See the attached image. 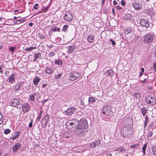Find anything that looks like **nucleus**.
<instances>
[{
  "label": "nucleus",
  "instance_id": "26",
  "mask_svg": "<svg viewBox=\"0 0 156 156\" xmlns=\"http://www.w3.org/2000/svg\"><path fill=\"white\" fill-rule=\"evenodd\" d=\"M34 59L33 60V61L35 62L37 60V58H41V55L40 53H38L34 54Z\"/></svg>",
  "mask_w": 156,
  "mask_h": 156
},
{
  "label": "nucleus",
  "instance_id": "32",
  "mask_svg": "<svg viewBox=\"0 0 156 156\" xmlns=\"http://www.w3.org/2000/svg\"><path fill=\"white\" fill-rule=\"evenodd\" d=\"M37 47L36 46H35L34 47H30L29 48H26L25 50V51H30L33 50L34 49H36Z\"/></svg>",
  "mask_w": 156,
  "mask_h": 156
},
{
  "label": "nucleus",
  "instance_id": "51",
  "mask_svg": "<svg viewBox=\"0 0 156 156\" xmlns=\"http://www.w3.org/2000/svg\"><path fill=\"white\" fill-rule=\"evenodd\" d=\"M15 48L13 47H11L9 48V49L10 50V51H11L12 52H13L14 51V50H15Z\"/></svg>",
  "mask_w": 156,
  "mask_h": 156
},
{
  "label": "nucleus",
  "instance_id": "20",
  "mask_svg": "<svg viewBox=\"0 0 156 156\" xmlns=\"http://www.w3.org/2000/svg\"><path fill=\"white\" fill-rule=\"evenodd\" d=\"M115 151L116 153H117V152H118L117 153L120 152L123 153L124 152L126 151V149L122 147L118 148L117 149H115Z\"/></svg>",
  "mask_w": 156,
  "mask_h": 156
},
{
  "label": "nucleus",
  "instance_id": "33",
  "mask_svg": "<svg viewBox=\"0 0 156 156\" xmlns=\"http://www.w3.org/2000/svg\"><path fill=\"white\" fill-rule=\"evenodd\" d=\"M51 29L53 32L56 31H59L60 30V28L57 27H54L51 28Z\"/></svg>",
  "mask_w": 156,
  "mask_h": 156
},
{
  "label": "nucleus",
  "instance_id": "48",
  "mask_svg": "<svg viewBox=\"0 0 156 156\" xmlns=\"http://www.w3.org/2000/svg\"><path fill=\"white\" fill-rule=\"evenodd\" d=\"M34 9L37 10L39 8V5L38 4H35L34 6Z\"/></svg>",
  "mask_w": 156,
  "mask_h": 156
},
{
  "label": "nucleus",
  "instance_id": "42",
  "mask_svg": "<svg viewBox=\"0 0 156 156\" xmlns=\"http://www.w3.org/2000/svg\"><path fill=\"white\" fill-rule=\"evenodd\" d=\"M139 146V145L138 144H135L131 145L130 146V147L132 148L135 149L136 147H138Z\"/></svg>",
  "mask_w": 156,
  "mask_h": 156
},
{
  "label": "nucleus",
  "instance_id": "43",
  "mask_svg": "<svg viewBox=\"0 0 156 156\" xmlns=\"http://www.w3.org/2000/svg\"><path fill=\"white\" fill-rule=\"evenodd\" d=\"M94 142L96 146L100 144V141L99 140H96Z\"/></svg>",
  "mask_w": 156,
  "mask_h": 156
},
{
  "label": "nucleus",
  "instance_id": "30",
  "mask_svg": "<svg viewBox=\"0 0 156 156\" xmlns=\"http://www.w3.org/2000/svg\"><path fill=\"white\" fill-rule=\"evenodd\" d=\"M43 113L42 111L41 110L39 111V112L38 115V116L37 118V120L39 121L40 119H41L42 114Z\"/></svg>",
  "mask_w": 156,
  "mask_h": 156
},
{
  "label": "nucleus",
  "instance_id": "54",
  "mask_svg": "<svg viewBox=\"0 0 156 156\" xmlns=\"http://www.w3.org/2000/svg\"><path fill=\"white\" fill-rule=\"evenodd\" d=\"M47 85H48V83H43L42 84V87L44 88H45L47 87Z\"/></svg>",
  "mask_w": 156,
  "mask_h": 156
},
{
  "label": "nucleus",
  "instance_id": "25",
  "mask_svg": "<svg viewBox=\"0 0 156 156\" xmlns=\"http://www.w3.org/2000/svg\"><path fill=\"white\" fill-rule=\"evenodd\" d=\"M87 40L89 42L92 43L94 41V37L93 35H90L87 37Z\"/></svg>",
  "mask_w": 156,
  "mask_h": 156
},
{
  "label": "nucleus",
  "instance_id": "41",
  "mask_svg": "<svg viewBox=\"0 0 156 156\" xmlns=\"http://www.w3.org/2000/svg\"><path fill=\"white\" fill-rule=\"evenodd\" d=\"M55 53L54 52H50L48 54V56L49 57H51L55 55Z\"/></svg>",
  "mask_w": 156,
  "mask_h": 156
},
{
  "label": "nucleus",
  "instance_id": "57",
  "mask_svg": "<svg viewBox=\"0 0 156 156\" xmlns=\"http://www.w3.org/2000/svg\"><path fill=\"white\" fill-rule=\"evenodd\" d=\"M121 4L122 6H123L125 5V2L124 1L122 0L121 2Z\"/></svg>",
  "mask_w": 156,
  "mask_h": 156
},
{
  "label": "nucleus",
  "instance_id": "17",
  "mask_svg": "<svg viewBox=\"0 0 156 156\" xmlns=\"http://www.w3.org/2000/svg\"><path fill=\"white\" fill-rule=\"evenodd\" d=\"M20 143H17L15 144L12 148L13 151L15 152L17 151L20 148Z\"/></svg>",
  "mask_w": 156,
  "mask_h": 156
},
{
  "label": "nucleus",
  "instance_id": "52",
  "mask_svg": "<svg viewBox=\"0 0 156 156\" xmlns=\"http://www.w3.org/2000/svg\"><path fill=\"white\" fill-rule=\"evenodd\" d=\"M153 135V132H150L148 133V137H151Z\"/></svg>",
  "mask_w": 156,
  "mask_h": 156
},
{
  "label": "nucleus",
  "instance_id": "34",
  "mask_svg": "<svg viewBox=\"0 0 156 156\" xmlns=\"http://www.w3.org/2000/svg\"><path fill=\"white\" fill-rule=\"evenodd\" d=\"M89 103L90 104H92L95 101L94 98L93 97H89L88 99Z\"/></svg>",
  "mask_w": 156,
  "mask_h": 156
},
{
  "label": "nucleus",
  "instance_id": "56",
  "mask_svg": "<svg viewBox=\"0 0 156 156\" xmlns=\"http://www.w3.org/2000/svg\"><path fill=\"white\" fill-rule=\"evenodd\" d=\"M153 66L154 67V70L156 72V62H154L153 64Z\"/></svg>",
  "mask_w": 156,
  "mask_h": 156
},
{
  "label": "nucleus",
  "instance_id": "58",
  "mask_svg": "<svg viewBox=\"0 0 156 156\" xmlns=\"http://www.w3.org/2000/svg\"><path fill=\"white\" fill-rule=\"evenodd\" d=\"M48 101V99L44 100L42 101L41 103L43 104L45 103Z\"/></svg>",
  "mask_w": 156,
  "mask_h": 156
},
{
  "label": "nucleus",
  "instance_id": "44",
  "mask_svg": "<svg viewBox=\"0 0 156 156\" xmlns=\"http://www.w3.org/2000/svg\"><path fill=\"white\" fill-rule=\"evenodd\" d=\"M49 7V5L45 7L43 9H42L41 10H43V12H45L48 11V9Z\"/></svg>",
  "mask_w": 156,
  "mask_h": 156
},
{
  "label": "nucleus",
  "instance_id": "50",
  "mask_svg": "<svg viewBox=\"0 0 156 156\" xmlns=\"http://www.w3.org/2000/svg\"><path fill=\"white\" fill-rule=\"evenodd\" d=\"M144 69L143 68L141 69V72L140 73V76H141L143 75V73L144 72Z\"/></svg>",
  "mask_w": 156,
  "mask_h": 156
},
{
  "label": "nucleus",
  "instance_id": "8",
  "mask_svg": "<svg viewBox=\"0 0 156 156\" xmlns=\"http://www.w3.org/2000/svg\"><path fill=\"white\" fill-rule=\"evenodd\" d=\"M21 106L22 111L24 113H25L28 112L30 109V106L27 103H25L22 104Z\"/></svg>",
  "mask_w": 156,
  "mask_h": 156
},
{
  "label": "nucleus",
  "instance_id": "55",
  "mask_svg": "<svg viewBox=\"0 0 156 156\" xmlns=\"http://www.w3.org/2000/svg\"><path fill=\"white\" fill-rule=\"evenodd\" d=\"M33 120H32L31 122L29 123V128L31 127L32 126Z\"/></svg>",
  "mask_w": 156,
  "mask_h": 156
},
{
  "label": "nucleus",
  "instance_id": "53",
  "mask_svg": "<svg viewBox=\"0 0 156 156\" xmlns=\"http://www.w3.org/2000/svg\"><path fill=\"white\" fill-rule=\"evenodd\" d=\"M110 41L112 42V44L113 45V46H114L115 44H116L115 42L114 41H113L112 39H110Z\"/></svg>",
  "mask_w": 156,
  "mask_h": 156
},
{
  "label": "nucleus",
  "instance_id": "38",
  "mask_svg": "<svg viewBox=\"0 0 156 156\" xmlns=\"http://www.w3.org/2000/svg\"><path fill=\"white\" fill-rule=\"evenodd\" d=\"M152 151L153 154L156 156V147L155 146H153L152 148Z\"/></svg>",
  "mask_w": 156,
  "mask_h": 156
},
{
  "label": "nucleus",
  "instance_id": "31",
  "mask_svg": "<svg viewBox=\"0 0 156 156\" xmlns=\"http://www.w3.org/2000/svg\"><path fill=\"white\" fill-rule=\"evenodd\" d=\"M134 97L136 98V99H139L140 98V94L139 92H137L135 93Z\"/></svg>",
  "mask_w": 156,
  "mask_h": 156
},
{
  "label": "nucleus",
  "instance_id": "15",
  "mask_svg": "<svg viewBox=\"0 0 156 156\" xmlns=\"http://www.w3.org/2000/svg\"><path fill=\"white\" fill-rule=\"evenodd\" d=\"M16 76V73L12 74L8 78L9 82L11 83H12L15 81V77Z\"/></svg>",
  "mask_w": 156,
  "mask_h": 156
},
{
  "label": "nucleus",
  "instance_id": "27",
  "mask_svg": "<svg viewBox=\"0 0 156 156\" xmlns=\"http://www.w3.org/2000/svg\"><path fill=\"white\" fill-rule=\"evenodd\" d=\"M148 110V109H147L146 107H143L141 108V111L142 115L143 116H145L146 115L147 112Z\"/></svg>",
  "mask_w": 156,
  "mask_h": 156
},
{
  "label": "nucleus",
  "instance_id": "60",
  "mask_svg": "<svg viewBox=\"0 0 156 156\" xmlns=\"http://www.w3.org/2000/svg\"><path fill=\"white\" fill-rule=\"evenodd\" d=\"M113 4L114 5H116L118 4L117 2L115 0H114L113 2Z\"/></svg>",
  "mask_w": 156,
  "mask_h": 156
},
{
  "label": "nucleus",
  "instance_id": "63",
  "mask_svg": "<svg viewBox=\"0 0 156 156\" xmlns=\"http://www.w3.org/2000/svg\"><path fill=\"white\" fill-rule=\"evenodd\" d=\"M112 13L113 14H115V10L114 8H113L112 9Z\"/></svg>",
  "mask_w": 156,
  "mask_h": 156
},
{
  "label": "nucleus",
  "instance_id": "47",
  "mask_svg": "<svg viewBox=\"0 0 156 156\" xmlns=\"http://www.w3.org/2000/svg\"><path fill=\"white\" fill-rule=\"evenodd\" d=\"M147 143H145L143 146L142 148V151H145L147 147Z\"/></svg>",
  "mask_w": 156,
  "mask_h": 156
},
{
  "label": "nucleus",
  "instance_id": "45",
  "mask_svg": "<svg viewBox=\"0 0 156 156\" xmlns=\"http://www.w3.org/2000/svg\"><path fill=\"white\" fill-rule=\"evenodd\" d=\"M146 78L144 79V80L141 81V82L143 84H145L147 82V80H148L147 78V77L146 76Z\"/></svg>",
  "mask_w": 156,
  "mask_h": 156
},
{
  "label": "nucleus",
  "instance_id": "21",
  "mask_svg": "<svg viewBox=\"0 0 156 156\" xmlns=\"http://www.w3.org/2000/svg\"><path fill=\"white\" fill-rule=\"evenodd\" d=\"M113 74V71L112 69L107 70L105 73V75L107 76H112Z\"/></svg>",
  "mask_w": 156,
  "mask_h": 156
},
{
  "label": "nucleus",
  "instance_id": "11",
  "mask_svg": "<svg viewBox=\"0 0 156 156\" xmlns=\"http://www.w3.org/2000/svg\"><path fill=\"white\" fill-rule=\"evenodd\" d=\"M140 23L141 26L148 28L150 26L149 22L147 19H141L140 21Z\"/></svg>",
  "mask_w": 156,
  "mask_h": 156
},
{
  "label": "nucleus",
  "instance_id": "59",
  "mask_svg": "<svg viewBox=\"0 0 156 156\" xmlns=\"http://www.w3.org/2000/svg\"><path fill=\"white\" fill-rule=\"evenodd\" d=\"M116 8L118 10L121 9L122 8L120 7L119 5H117L116 6Z\"/></svg>",
  "mask_w": 156,
  "mask_h": 156
},
{
  "label": "nucleus",
  "instance_id": "6",
  "mask_svg": "<svg viewBox=\"0 0 156 156\" xmlns=\"http://www.w3.org/2000/svg\"><path fill=\"white\" fill-rule=\"evenodd\" d=\"M146 100L147 103L152 105H154L156 103V100L155 98L150 95L147 96L146 98Z\"/></svg>",
  "mask_w": 156,
  "mask_h": 156
},
{
  "label": "nucleus",
  "instance_id": "39",
  "mask_svg": "<svg viewBox=\"0 0 156 156\" xmlns=\"http://www.w3.org/2000/svg\"><path fill=\"white\" fill-rule=\"evenodd\" d=\"M11 132V130H10L9 129H5L4 132V133L5 134H9V133Z\"/></svg>",
  "mask_w": 156,
  "mask_h": 156
},
{
  "label": "nucleus",
  "instance_id": "64",
  "mask_svg": "<svg viewBox=\"0 0 156 156\" xmlns=\"http://www.w3.org/2000/svg\"><path fill=\"white\" fill-rule=\"evenodd\" d=\"M17 21H19L20 22H22L24 21V20L22 19H20V20H17Z\"/></svg>",
  "mask_w": 156,
  "mask_h": 156
},
{
  "label": "nucleus",
  "instance_id": "40",
  "mask_svg": "<svg viewBox=\"0 0 156 156\" xmlns=\"http://www.w3.org/2000/svg\"><path fill=\"white\" fill-rule=\"evenodd\" d=\"M61 73L55 75L54 77L56 79H58L61 77Z\"/></svg>",
  "mask_w": 156,
  "mask_h": 156
},
{
  "label": "nucleus",
  "instance_id": "13",
  "mask_svg": "<svg viewBox=\"0 0 156 156\" xmlns=\"http://www.w3.org/2000/svg\"><path fill=\"white\" fill-rule=\"evenodd\" d=\"M132 6L136 10H140L142 8V5L137 2L133 3L132 4Z\"/></svg>",
  "mask_w": 156,
  "mask_h": 156
},
{
  "label": "nucleus",
  "instance_id": "2",
  "mask_svg": "<svg viewBox=\"0 0 156 156\" xmlns=\"http://www.w3.org/2000/svg\"><path fill=\"white\" fill-rule=\"evenodd\" d=\"M81 74V73L77 71L72 72L69 73L68 79L70 81H75L80 78Z\"/></svg>",
  "mask_w": 156,
  "mask_h": 156
},
{
  "label": "nucleus",
  "instance_id": "1",
  "mask_svg": "<svg viewBox=\"0 0 156 156\" xmlns=\"http://www.w3.org/2000/svg\"><path fill=\"white\" fill-rule=\"evenodd\" d=\"M88 124L86 120L82 119L76 126L74 132L76 135L82 136L85 135L87 132L86 128Z\"/></svg>",
  "mask_w": 156,
  "mask_h": 156
},
{
  "label": "nucleus",
  "instance_id": "10",
  "mask_svg": "<svg viewBox=\"0 0 156 156\" xmlns=\"http://www.w3.org/2000/svg\"><path fill=\"white\" fill-rule=\"evenodd\" d=\"M73 16L69 12H66L64 16V19L66 21L70 22L73 18Z\"/></svg>",
  "mask_w": 156,
  "mask_h": 156
},
{
  "label": "nucleus",
  "instance_id": "61",
  "mask_svg": "<svg viewBox=\"0 0 156 156\" xmlns=\"http://www.w3.org/2000/svg\"><path fill=\"white\" fill-rule=\"evenodd\" d=\"M105 0H102L101 4L102 5H103L104 4Z\"/></svg>",
  "mask_w": 156,
  "mask_h": 156
},
{
  "label": "nucleus",
  "instance_id": "16",
  "mask_svg": "<svg viewBox=\"0 0 156 156\" xmlns=\"http://www.w3.org/2000/svg\"><path fill=\"white\" fill-rule=\"evenodd\" d=\"M41 80V78L36 76L34 79L33 81V83L35 85V86H37Z\"/></svg>",
  "mask_w": 156,
  "mask_h": 156
},
{
  "label": "nucleus",
  "instance_id": "35",
  "mask_svg": "<svg viewBox=\"0 0 156 156\" xmlns=\"http://www.w3.org/2000/svg\"><path fill=\"white\" fill-rule=\"evenodd\" d=\"M148 122V119L147 116V115L145 117V120L144 123V127H146V126L147 125Z\"/></svg>",
  "mask_w": 156,
  "mask_h": 156
},
{
  "label": "nucleus",
  "instance_id": "37",
  "mask_svg": "<svg viewBox=\"0 0 156 156\" xmlns=\"http://www.w3.org/2000/svg\"><path fill=\"white\" fill-rule=\"evenodd\" d=\"M4 118L2 113L0 112V124H1L3 122Z\"/></svg>",
  "mask_w": 156,
  "mask_h": 156
},
{
  "label": "nucleus",
  "instance_id": "29",
  "mask_svg": "<svg viewBox=\"0 0 156 156\" xmlns=\"http://www.w3.org/2000/svg\"><path fill=\"white\" fill-rule=\"evenodd\" d=\"M124 17L125 20H130L131 19L132 16L130 14L128 13L125 14Z\"/></svg>",
  "mask_w": 156,
  "mask_h": 156
},
{
  "label": "nucleus",
  "instance_id": "28",
  "mask_svg": "<svg viewBox=\"0 0 156 156\" xmlns=\"http://www.w3.org/2000/svg\"><path fill=\"white\" fill-rule=\"evenodd\" d=\"M43 119L45 121V124H47L49 119L48 115V114L46 115L44 117Z\"/></svg>",
  "mask_w": 156,
  "mask_h": 156
},
{
  "label": "nucleus",
  "instance_id": "3",
  "mask_svg": "<svg viewBox=\"0 0 156 156\" xmlns=\"http://www.w3.org/2000/svg\"><path fill=\"white\" fill-rule=\"evenodd\" d=\"M132 128L129 127L124 128L121 133V136L125 137H129L131 136L132 133Z\"/></svg>",
  "mask_w": 156,
  "mask_h": 156
},
{
  "label": "nucleus",
  "instance_id": "46",
  "mask_svg": "<svg viewBox=\"0 0 156 156\" xmlns=\"http://www.w3.org/2000/svg\"><path fill=\"white\" fill-rule=\"evenodd\" d=\"M96 146L95 145V144L94 142H93L90 145V147L91 148L95 147Z\"/></svg>",
  "mask_w": 156,
  "mask_h": 156
},
{
  "label": "nucleus",
  "instance_id": "19",
  "mask_svg": "<svg viewBox=\"0 0 156 156\" xmlns=\"http://www.w3.org/2000/svg\"><path fill=\"white\" fill-rule=\"evenodd\" d=\"M20 134V132L19 131H17L15 133L14 135L12 136H11L9 139L11 140H15L19 136Z\"/></svg>",
  "mask_w": 156,
  "mask_h": 156
},
{
  "label": "nucleus",
  "instance_id": "36",
  "mask_svg": "<svg viewBox=\"0 0 156 156\" xmlns=\"http://www.w3.org/2000/svg\"><path fill=\"white\" fill-rule=\"evenodd\" d=\"M69 26L67 25H64L63 27L62 30L64 32L66 31L67 29L68 28Z\"/></svg>",
  "mask_w": 156,
  "mask_h": 156
},
{
  "label": "nucleus",
  "instance_id": "4",
  "mask_svg": "<svg viewBox=\"0 0 156 156\" xmlns=\"http://www.w3.org/2000/svg\"><path fill=\"white\" fill-rule=\"evenodd\" d=\"M154 34L153 33H150L146 34L144 37L143 41L145 43H151L154 40Z\"/></svg>",
  "mask_w": 156,
  "mask_h": 156
},
{
  "label": "nucleus",
  "instance_id": "12",
  "mask_svg": "<svg viewBox=\"0 0 156 156\" xmlns=\"http://www.w3.org/2000/svg\"><path fill=\"white\" fill-rule=\"evenodd\" d=\"M111 106H105V107L102 110V112L101 115H108L110 114V112L111 111Z\"/></svg>",
  "mask_w": 156,
  "mask_h": 156
},
{
  "label": "nucleus",
  "instance_id": "7",
  "mask_svg": "<svg viewBox=\"0 0 156 156\" xmlns=\"http://www.w3.org/2000/svg\"><path fill=\"white\" fill-rule=\"evenodd\" d=\"M76 108L74 107H70L64 111V114L66 116H70L75 112Z\"/></svg>",
  "mask_w": 156,
  "mask_h": 156
},
{
  "label": "nucleus",
  "instance_id": "9",
  "mask_svg": "<svg viewBox=\"0 0 156 156\" xmlns=\"http://www.w3.org/2000/svg\"><path fill=\"white\" fill-rule=\"evenodd\" d=\"M41 96L39 93H35L32 95H30V96L29 100L31 101H34L35 100V98L37 100L40 99Z\"/></svg>",
  "mask_w": 156,
  "mask_h": 156
},
{
  "label": "nucleus",
  "instance_id": "62",
  "mask_svg": "<svg viewBox=\"0 0 156 156\" xmlns=\"http://www.w3.org/2000/svg\"><path fill=\"white\" fill-rule=\"evenodd\" d=\"M28 25L30 26H32L33 25V23H30Z\"/></svg>",
  "mask_w": 156,
  "mask_h": 156
},
{
  "label": "nucleus",
  "instance_id": "49",
  "mask_svg": "<svg viewBox=\"0 0 156 156\" xmlns=\"http://www.w3.org/2000/svg\"><path fill=\"white\" fill-rule=\"evenodd\" d=\"M71 121H73V122H75L76 123V125H77V124H79V122L78 120H77L76 119H74L73 120H71Z\"/></svg>",
  "mask_w": 156,
  "mask_h": 156
},
{
  "label": "nucleus",
  "instance_id": "24",
  "mask_svg": "<svg viewBox=\"0 0 156 156\" xmlns=\"http://www.w3.org/2000/svg\"><path fill=\"white\" fill-rule=\"evenodd\" d=\"M75 49V47H74V45L72 44L69 45L68 47V52L69 53H71L73 52V51Z\"/></svg>",
  "mask_w": 156,
  "mask_h": 156
},
{
  "label": "nucleus",
  "instance_id": "22",
  "mask_svg": "<svg viewBox=\"0 0 156 156\" xmlns=\"http://www.w3.org/2000/svg\"><path fill=\"white\" fill-rule=\"evenodd\" d=\"M23 84V83L22 82H20L18 83L14 87L15 90L17 91L19 90Z\"/></svg>",
  "mask_w": 156,
  "mask_h": 156
},
{
  "label": "nucleus",
  "instance_id": "5",
  "mask_svg": "<svg viewBox=\"0 0 156 156\" xmlns=\"http://www.w3.org/2000/svg\"><path fill=\"white\" fill-rule=\"evenodd\" d=\"M9 104L17 108H20L21 105L19 99L13 98L9 101Z\"/></svg>",
  "mask_w": 156,
  "mask_h": 156
},
{
  "label": "nucleus",
  "instance_id": "14",
  "mask_svg": "<svg viewBox=\"0 0 156 156\" xmlns=\"http://www.w3.org/2000/svg\"><path fill=\"white\" fill-rule=\"evenodd\" d=\"M54 70L53 67L51 66H48L46 68L45 70V72L46 73L50 74L53 73Z\"/></svg>",
  "mask_w": 156,
  "mask_h": 156
},
{
  "label": "nucleus",
  "instance_id": "18",
  "mask_svg": "<svg viewBox=\"0 0 156 156\" xmlns=\"http://www.w3.org/2000/svg\"><path fill=\"white\" fill-rule=\"evenodd\" d=\"M77 125H76V123L75 122H73V121H70L69 122H67L66 125V127H67V126H70L69 129H71V128H73L74 126H76Z\"/></svg>",
  "mask_w": 156,
  "mask_h": 156
},
{
  "label": "nucleus",
  "instance_id": "23",
  "mask_svg": "<svg viewBox=\"0 0 156 156\" xmlns=\"http://www.w3.org/2000/svg\"><path fill=\"white\" fill-rule=\"evenodd\" d=\"M55 65L59 66H62L63 65V62L62 60L59 59L55 60Z\"/></svg>",
  "mask_w": 156,
  "mask_h": 156
}]
</instances>
